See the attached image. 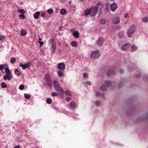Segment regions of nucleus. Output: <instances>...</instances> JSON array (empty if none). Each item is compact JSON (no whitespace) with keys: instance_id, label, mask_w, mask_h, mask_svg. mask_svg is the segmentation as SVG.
I'll use <instances>...</instances> for the list:
<instances>
[{"instance_id":"1","label":"nucleus","mask_w":148,"mask_h":148,"mask_svg":"<svg viewBox=\"0 0 148 148\" xmlns=\"http://www.w3.org/2000/svg\"><path fill=\"white\" fill-rule=\"evenodd\" d=\"M100 5L101 8L103 7V4L102 3L99 2L95 6L91 7L90 8L86 9L84 12L86 16L90 15L91 17L94 16L97 13L99 6Z\"/></svg>"},{"instance_id":"2","label":"nucleus","mask_w":148,"mask_h":148,"mask_svg":"<svg viewBox=\"0 0 148 148\" xmlns=\"http://www.w3.org/2000/svg\"><path fill=\"white\" fill-rule=\"evenodd\" d=\"M53 84L54 90L56 91L61 93L64 92V91L62 88L56 80L53 82Z\"/></svg>"},{"instance_id":"3","label":"nucleus","mask_w":148,"mask_h":148,"mask_svg":"<svg viewBox=\"0 0 148 148\" xmlns=\"http://www.w3.org/2000/svg\"><path fill=\"white\" fill-rule=\"evenodd\" d=\"M136 29V27L134 25H132L130 27L127 32V36L129 37L132 36V34L135 31Z\"/></svg>"},{"instance_id":"4","label":"nucleus","mask_w":148,"mask_h":148,"mask_svg":"<svg viewBox=\"0 0 148 148\" xmlns=\"http://www.w3.org/2000/svg\"><path fill=\"white\" fill-rule=\"evenodd\" d=\"M45 79L46 81V84L48 86L50 87L52 86V83L51 81L50 76L49 73H47L45 76Z\"/></svg>"},{"instance_id":"5","label":"nucleus","mask_w":148,"mask_h":148,"mask_svg":"<svg viewBox=\"0 0 148 148\" xmlns=\"http://www.w3.org/2000/svg\"><path fill=\"white\" fill-rule=\"evenodd\" d=\"M100 56V54L99 51L97 50L92 52L90 54V57L94 59H97Z\"/></svg>"},{"instance_id":"6","label":"nucleus","mask_w":148,"mask_h":148,"mask_svg":"<svg viewBox=\"0 0 148 148\" xmlns=\"http://www.w3.org/2000/svg\"><path fill=\"white\" fill-rule=\"evenodd\" d=\"M104 42L103 38L101 37L99 38L96 41V44L98 47L101 46L103 44Z\"/></svg>"},{"instance_id":"7","label":"nucleus","mask_w":148,"mask_h":148,"mask_svg":"<svg viewBox=\"0 0 148 148\" xmlns=\"http://www.w3.org/2000/svg\"><path fill=\"white\" fill-rule=\"evenodd\" d=\"M3 78L5 80L10 81L13 78V76L12 74H6L3 76Z\"/></svg>"},{"instance_id":"8","label":"nucleus","mask_w":148,"mask_h":148,"mask_svg":"<svg viewBox=\"0 0 148 148\" xmlns=\"http://www.w3.org/2000/svg\"><path fill=\"white\" fill-rule=\"evenodd\" d=\"M117 8V5L116 3L114 2L113 3L111 4L110 6V8L112 11H115Z\"/></svg>"},{"instance_id":"9","label":"nucleus","mask_w":148,"mask_h":148,"mask_svg":"<svg viewBox=\"0 0 148 148\" xmlns=\"http://www.w3.org/2000/svg\"><path fill=\"white\" fill-rule=\"evenodd\" d=\"M130 47V45L129 43H125L122 46L121 49L124 51H126Z\"/></svg>"},{"instance_id":"10","label":"nucleus","mask_w":148,"mask_h":148,"mask_svg":"<svg viewBox=\"0 0 148 148\" xmlns=\"http://www.w3.org/2000/svg\"><path fill=\"white\" fill-rule=\"evenodd\" d=\"M69 106L70 108L73 109L77 107L76 103L74 101H72L69 104Z\"/></svg>"},{"instance_id":"11","label":"nucleus","mask_w":148,"mask_h":148,"mask_svg":"<svg viewBox=\"0 0 148 148\" xmlns=\"http://www.w3.org/2000/svg\"><path fill=\"white\" fill-rule=\"evenodd\" d=\"M58 67L59 69L63 70L65 69V67L64 64L63 62H61L58 64Z\"/></svg>"},{"instance_id":"12","label":"nucleus","mask_w":148,"mask_h":148,"mask_svg":"<svg viewBox=\"0 0 148 148\" xmlns=\"http://www.w3.org/2000/svg\"><path fill=\"white\" fill-rule=\"evenodd\" d=\"M120 20L119 17H114L113 20V23L114 24H117L119 22Z\"/></svg>"},{"instance_id":"13","label":"nucleus","mask_w":148,"mask_h":148,"mask_svg":"<svg viewBox=\"0 0 148 148\" xmlns=\"http://www.w3.org/2000/svg\"><path fill=\"white\" fill-rule=\"evenodd\" d=\"M115 73V72L113 70H108L106 73L107 76H110L111 75H114Z\"/></svg>"},{"instance_id":"14","label":"nucleus","mask_w":148,"mask_h":148,"mask_svg":"<svg viewBox=\"0 0 148 148\" xmlns=\"http://www.w3.org/2000/svg\"><path fill=\"white\" fill-rule=\"evenodd\" d=\"M50 49L52 53H53L56 50V45L55 43H53V44H52Z\"/></svg>"},{"instance_id":"15","label":"nucleus","mask_w":148,"mask_h":148,"mask_svg":"<svg viewBox=\"0 0 148 148\" xmlns=\"http://www.w3.org/2000/svg\"><path fill=\"white\" fill-rule=\"evenodd\" d=\"M40 14V12H37L35 13L34 15V19H37L38 18Z\"/></svg>"},{"instance_id":"16","label":"nucleus","mask_w":148,"mask_h":148,"mask_svg":"<svg viewBox=\"0 0 148 148\" xmlns=\"http://www.w3.org/2000/svg\"><path fill=\"white\" fill-rule=\"evenodd\" d=\"M79 33L77 31L74 32L73 33V35L76 38H78L79 37Z\"/></svg>"},{"instance_id":"17","label":"nucleus","mask_w":148,"mask_h":148,"mask_svg":"<svg viewBox=\"0 0 148 148\" xmlns=\"http://www.w3.org/2000/svg\"><path fill=\"white\" fill-rule=\"evenodd\" d=\"M5 70L6 74H12L11 71L8 68L6 67Z\"/></svg>"},{"instance_id":"18","label":"nucleus","mask_w":148,"mask_h":148,"mask_svg":"<svg viewBox=\"0 0 148 148\" xmlns=\"http://www.w3.org/2000/svg\"><path fill=\"white\" fill-rule=\"evenodd\" d=\"M124 32L123 31H121L119 32L118 34V36L120 38L123 37L124 35Z\"/></svg>"},{"instance_id":"19","label":"nucleus","mask_w":148,"mask_h":148,"mask_svg":"<svg viewBox=\"0 0 148 148\" xmlns=\"http://www.w3.org/2000/svg\"><path fill=\"white\" fill-rule=\"evenodd\" d=\"M137 49V47L134 45H133L131 47V51H134Z\"/></svg>"},{"instance_id":"20","label":"nucleus","mask_w":148,"mask_h":148,"mask_svg":"<svg viewBox=\"0 0 148 148\" xmlns=\"http://www.w3.org/2000/svg\"><path fill=\"white\" fill-rule=\"evenodd\" d=\"M58 76L60 77H62L63 76L64 73L63 72L60 70L58 71Z\"/></svg>"},{"instance_id":"21","label":"nucleus","mask_w":148,"mask_h":148,"mask_svg":"<svg viewBox=\"0 0 148 148\" xmlns=\"http://www.w3.org/2000/svg\"><path fill=\"white\" fill-rule=\"evenodd\" d=\"M27 34L26 30L25 29H22L21 30V36H24Z\"/></svg>"},{"instance_id":"22","label":"nucleus","mask_w":148,"mask_h":148,"mask_svg":"<svg viewBox=\"0 0 148 148\" xmlns=\"http://www.w3.org/2000/svg\"><path fill=\"white\" fill-rule=\"evenodd\" d=\"M95 95L96 96H101V97L102 98H103L104 94L103 93H101L99 92H96L95 93Z\"/></svg>"},{"instance_id":"23","label":"nucleus","mask_w":148,"mask_h":148,"mask_svg":"<svg viewBox=\"0 0 148 148\" xmlns=\"http://www.w3.org/2000/svg\"><path fill=\"white\" fill-rule=\"evenodd\" d=\"M14 73L15 74L18 76H19L21 74V72L17 69H16L14 71Z\"/></svg>"},{"instance_id":"24","label":"nucleus","mask_w":148,"mask_h":148,"mask_svg":"<svg viewBox=\"0 0 148 148\" xmlns=\"http://www.w3.org/2000/svg\"><path fill=\"white\" fill-rule=\"evenodd\" d=\"M60 13L62 15H65L66 13V10L64 9H62L60 11Z\"/></svg>"},{"instance_id":"25","label":"nucleus","mask_w":148,"mask_h":148,"mask_svg":"<svg viewBox=\"0 0 148 148\" xmlns=\"http://www.w3.org/2000/svg\"><path fill=\"white\" fill-rule=\"evenodd\" d=\"M71 45L74 47H76L77 46V43L75 41H73L71 42Z\"/></svg>"},{"instance_id":"26","label":"nucleus","mask_w":148,"mask_h":148,"mask_svg":"<svg viewBox=\"0 0 148 148\" xmlns=\"http://www.w3.org/2000/svg\"><path fill=\"white\" fill-rule=\"evenodd\" d=\"M143 79L145 81H148V74L144 75Z\"/></svg>"},{"instance_id":"27","label":"nucleus","mask_w":148,"mask_h":148,"mask_svg":"<svg viewBox=\"0 0 148 148\" xmlns=\"http://www.w3.org/2000/svg\"><path fill=\"white\" fill-rule=\"evenodd\" d=\"M95 105L97 107L99 106L101 104V102L99 101H96L95 102Z\"/></svg>"},{"instance_id":"28","label":"nucleus","mask_w":148,"mask_h":148,"mask_svg":"<svg viewBox=\"0 0 148 148\" xmlns=\"http://www.w3.org/2000/svg\"><path fill=\"white\" fill-rule=\"evenodd\" d=\"M65 93L66 95L69 96H71L72 95V93L69 90H66L65 91Z\"/></svg>"},{"instance_id":"29","label":"nucleus","mask_w":148,"mask_h":148,"mask_svg":"<svg viewBox=\"0 0 148 148\" xmlns=\"http://www.w3.org/2000/svg\"><path fill=\"white\" fill-rule=\"evenodd\" d=\"M142 21L145 23H147L148 22V17H144L142 19Z\"/></svg>"},{"instance_id":"30","label":"nucleus","mask_w":148,"mask_h":148,"mask_svg":"<svg viewBox=\"0 0 148 148\" xmlns=\"http://www.w3.org/2000/svg\"><path fill=\"white\" fill-rule=\"evenodd\" d=\"M101 90L103 91H105L106 89V87L104 85H103L100 87Z\"/></svg>"},{"instance_id":"31","label":"nucleus","mask_w":148,"mask_h":148,"mask_svg":"<svg viewBox=\"0 0 148 148\" xmlns=\"http://www.w3.org/2000/svg\"><path fill=\"white\" fill-rule=\"evenodd\" d=\"M16 61V59L14 57H12L10 58V62L12 64L14 63Z\"/></svg>"},{"instance_id":"32","label":"nucleus","mask_w":148,"mask_h":148,"mask_svg":"<svg viewBox=\"0 0 148 148\" xmlns=\"http://www.w3.org/2000/svg\"><path fill=\"white\" fill-rule=\"evenodd\" d=\"M1 87L3 88H6L7 87V84H5V83L4 82H2L1 83Z\"/></svg>"},{"instance_id":"33","label":"nucleus","mask_w":148,"mask_h":148,"mask_svg":"<svg viewBox=\"0 0 148 148\" xmlns=\"http://www.w3.org/2000/svg\"><path fill=\"white\" fill-rule=\"evenodd\" d=\"M47 12L49 14H51L53 12V10L51 8L47 10Z\"/></svg>"},{"instance_id":"34","label":"nucleus","mask_w":148,"mask_h":148,"mask_svg":"<svg viewBox=\"0 0 148 148\" xmlns=\"http://www.w3.org/2000/svg\"><path fill=\"white\" fill-rule=\"evenodd\" d=\"M105 83L108 87L111 84V82L110 81H106L105 82Z\"/></svg>"},{"instance_id":"35","label":"nucleus","mask_w":148,"mask_h":148,"mask_svg":"<svg viewBox=\"0 0 148 148\" xmlns=\"http://www.w3.org/2000/svg\"><path fill=\"white\" fill-rule=\"evenodd\" d=\"M24 95V97L25 99H28L30 97V95L29 94L25 93Z\"/></svg>"},{"instance_id":"36","label":"nucleus","mask_w":148,"mask_h":148,"mask_svg":"<svg viewBox=\"0 0 148 148\" xmlns=\"http://www.w3.org/2000/svg\"><path fill=\"white\" fill-rule=\"evenodd\" d=\"M52 100L50 98H49L47 99V103L48 104H50L51 103Z\"/></svg>"},{"instance_id":"37","label":"nucleus","mask_w":148,"mask_h":148,"mask_svg":"<svg viewBox=\"0 0 148 148\" xmlns=\"http://www.w3.org/2000/svg\"><path fill=\"white\" fill-rule=\"evenodd\" d=\"M18 12H19L21 14H23L25 13V11L23 9H21L19 11H18Z\"/></svg>"},{"instance_id":"38","label":"nucleus","mask_w":148,"mask_h":148,"mask_svg":"<svg viewBox=\"0 0 148 148\" xmlns=\"http://www.w3.org/2000/svg\"><path fill=\"white\" fill-rule=\"evenodd\" d=\"M19 66L20 67H21L22 69L23 70H25L26 69V67L25 65L23 64L22 63L20 64Z\"/></svg>"},{"instance_id":"39","label":"nucleus","mask_w":148,"mask_h":148,"mask_svg":"<svg viewBox=\"0 0 148 148\" xmlns=\"http://www.w3.org/2000/svg\"><path fill=\"white\" fill-rule=\"evenodd\" d=\"M24 65L26 68L29 67L30 66L31 64L30 63L28 62L25 64Z\"/></svg>"},{"instance_id":"40","label":"nucleus","mask_w":148,"mask_h":148,"mask_svg":"<svg viewBox=\"0 0 148 148\" xmlns=\"http://www.w3.org/2000/svg\"><path fill=\"white\" fill-rule=\"evenodd\" d=\"M19 17L21 18V19L23 20L25 18V16L23 14H20L19 15Z\"/></svg>"},{"instance_id":"41","label":"nucleus","mask_w":148,"mask_h":148,"mask_svg":"<svg viewBox=\"0 0 148 148\" xmlns=\"http://www.w3.org/2000/svg\"><path fill=\"white\" fill-rule=\"evenodd\" d=\"M100 22L101 24H104L106 23L105 20L104 19H102L100 20Z\"/></svg>"},{"instance_id":"42","label":"nucleus","mask_w":148,"mask_h":148,"mask_svg":"<svg viewBox=\"0 0 148 148\" xmlns=\"http://www.w3.org/2000/svg\"><path fill=\"white\" fill-rule=\"evenodd\" d=\"M24 88V86L23 85H21L19 86V89L21 90H23Z\"/></svg>"},{"instance_id":"43","label":"nucleus","mask_w":148,"mask_h":148,"mask_svg":"<svg viewBox=\"0 0 148 148\" xmlns=\"http://www.w3.org/2000/svg\"><path fill=\"white\" fill-rule=\"evenodd\" d=\"M85 84H86L87 85L90 86L91 85V84L90 82L88 81H86L84 82Z\"/></svg>"},{"instance_id":"44","label":"nucleus","mask_w":148,"mask_h":148,"mask_svg":"<svg viewBox=\"0 0 148 148\" xmlns=\"http://www.w3.org/2000/svg\"><path fill=\"white\" fill-rule=\"evenodd\" d=\"M123 86V83H120L118 84V88H120L122 87Z\"/></svg>"},{"instance_id":"45","label":"nucleus","mask_w":148,"mask_h":148,"mask_svg":"<svg viewBox=\"0 0 148 148\" xmlns=\"http://www.w3.org/2000/svg\"><path fill=\"white\" fill-rule=\"evenodd\" d=\"M45 13L44 12H42L40 14V16L42 18L44 17L45 16Z\"/></svg>"},{"instance_id":"46","label":"nucleus","mask_w":148,"mask_h":148,"mask_svg":"<svg viewBox=\"0 0 148 148\" xmlns=\"http://www.w3.org/2000/svg\"><path fill=\"white\" fill-rule=\"evenodd\" d=\"M57 94L55 92H53L51 93V95L53 97L57 96Z\"/></svg>"},{"instance_id":"47","label":"nucleus","mask_w":148,"mask_h":148,"mask_svg":"<svg viewBox=\"0 0 148 148\" xmlns=\"http://www.w3.org/2000/svg\"><path fill=\"white\" fill-rule=\"evenodd\" d=\"M5 39V37L4 35L1 36L0 37V39L1 40H3Z\"/></svg>"},{"instance_id":"48","label":"nucleus","mask_w":148,"mask_h":148,"mask_svg":"<svg viewBox=\"0 0 148 148\" xmlns=\"http://www.w3.org/2000/svg\"><path fill=\"white\" fill-rule=\"evenodd\" d=\"M71 99V98L69 97H67L66 98V100L67 101H70Z\"/></svg>"},{"instance_id":"49","label":"nucleus","mask_w":148,"mask_h":148,"mask_svg":"<svg viewBox=\"0 0 148 148\" xmlns=\"http://www.w3.org/2000/svg\"><path fill=\"white\" fill-rule=\"evenodd\" d=\"M83 76L85 77H88V75L86 73H84L83 74Z\"/></svg>"},{"instance_id":"50","label":"nucleus","mask_w":148,"mask_h":148,"mask_svg":"<svg viewBox=\"0 0 148 148\" xmlns=\"http://www.w3.org/2000/svg\"><path fill=\"white\" fill-rule=\"evenodd\" d=\"M38 42H39L40 45L41 46H42L44 45V43L42 41H38Z\"/></svg>"},{"instance_id":"51","label":"nucleus","mask_w":148,"mask_h":148,"mask_svg":"<svg viewBox=\"0 0 148 148\" xmlns=\"http://www.w3.org/2000/svg\"><path fill=\"white\" fill-rule=\"evenodd\" d=\"M49 42L50 43H51L52 44H53V43H54L53 42V39H50L49 40Z\"/></svg>"},{"instance_id":"52","label":"nucleus","mask_w":148,"mask_h":148,"mask_svg":"<svg viewBox=\"0 0 148 148\" xmlns=\"http://www.w3.org/2000/svg\"><path fill=\"white\" fill-rule=\"evenodd\" d=\"M123 72V71L122 69H121L119 71V73H122Z\"/></svg>"},{"instance_id":"53","label":"nucleus","mask_w":148,"mask_h":148,"mask_svg":"<svg viewBox=\"0 0 148 148\" xmlns=\"http://www.w3.org/2000/svg\"><path fill=\"white\" fill-rule=\"evenodd\" d=\"M128 16V14L127 13H126L124 15V17L125 18H126Z\"/></svg>"},{"instance_id":"54","label":"nucleus","mask_w":148,"mask_h":148,"mask_svg":"<svg viewBox=\"0 0 148 148\" xmlns=\"http://www.w3.org/2000/svg\"><path fill=\"white\" fill-rule=\"evenodd\" d=\"M14 148H20L19 145H18L15 147Z\"/></svg>"},{"instance_id":"55","label":"nucleus","mask_w":148,"mask_h":148,"mask_svg":"<svg viewBox=\"0 0 148 148\" xmlns=\"http://www.w3.org/2000/svg\"><path fill=\"white\" fill-rule=\"evenodd\" d=\"M65 46L66 47H67L68 46V44H66L65 45Z\"/></svg>"},{"instance_id":"56","label":"nucleus","mask_w":148,"mask_h":148,"mask_svg":"<svg viewBox=\"0 0 148 148\" xmlns=\"http://www.w3.org/2000/svg\"><path fill=\"white\" fill-rule=\"evenodd\" d=\"M42 40V39L41 38H39L38 39V41H39V40L40 41H41V40Z\"/></svg>"},{"instance_id":"57","label":"nucleus","mask_w":148,"mask_h":148,"mask_svg":"<svg viewBox=\"0 0 148 148\" xmlns=\"http://www.w3.org/2000/svg\"><path fill=\"white\" fill-rule=\"evenodd\" d=\"M62 27H60V28H59V29L60 30H62Z\"/></svg>"},{"instance_id":"58","label":"nucleus","mask_w":148,"mask_h":148,"mask_svg":"<svg viewBox=\"0 0 148 148\" xmlns=\"http://www.w3.org/2000/svg\"><path fill=\"white\" fill-rule=\"evenodd\" d=\"M117 144L118 145H121V144L120 143H118V144Z\"/></svg>"},{"instance_id":"59","label":"nucleus","mask_w":148,"mask_h":148,"mask_svg":"<svg viewBox=\"0 0 148 148\" xmlns=\"http://www.w3.org/2000/svg\"><path fill=\"white\" fill-rule=\"evenodd\" d=\"M60 81L61 82H63V80H62L61 79Z\"/></svg>"},{"instance_id":"60","label":"nucleus","mask_w":148,"mask_h":148,"mask_svg":"<svg viewBox=\"0 0 148 148\" xmlns=\"http://www.w3.org/2000/svg\"><path fill=\"white\" fill-rule=\"evenodd\" d=\"M136 77H138V75H137L136 76Z\"/></svg>"},{"instance_id":"61","label":"nucleus","mask_w":148,"mask_h":148,"mask_svg":"<svg viewBox=\"0 0 148 148\" xmlns=\"http://www.w3.org/2000/svg\"><path fill=\"white\" fill-rule=\"evenodd\" d=\"M79 0L81 1H85V0Z\"/></svg>"},{"instance_id":"62","label":"nucleus","mask_w":148,"mask_h":148,"mask_svg":"<svg viewBox=\"0 0 148 148\" xmlns=\"http://www.w3.org/2000/svg\"><path fill=\"white\" fill-rule=\"evenodd\" d=\"M141 75L139 73V78L140 77V76H141Z\"/></svg>"},{"instance_id":"63","label":"nucleus","mask_w":148,"mask_h":148,"mask_svg":"<svg viewBox=\"0 0 148 148\" xmlns=\"http://www.w3.org/2000/svg\"><path fill=\"white\" fill-rule=\"evenodd\" d=\"M139 121H140V117H139Z\"/></svg>"},{"instance_id":"64","label":"nucleus","mask_w":148,"mask_h":148,"mask_svg":"<svg viewBox=\"0 0 148 148\" xmlns=\"http://www.w3.org/2000/svg\"><path fill=\"white\" fill-rule=\"evenodd\" d=\"M127 24V23L126 22L125 23V24Z\"/></svg>"}]
</instances>
